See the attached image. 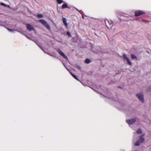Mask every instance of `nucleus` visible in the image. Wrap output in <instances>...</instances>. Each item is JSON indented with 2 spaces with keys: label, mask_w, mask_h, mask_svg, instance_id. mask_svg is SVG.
Here are the masks:
<instances>
[{
  "label": "nucleus",
  "mask_w": 151,
  "mask_h": 151,
  "mask_svg": "<svg viewBox=\"0 0 151 151\" xmlns=\"http://www.w3.org/2000/svg\"><path fill=\"white\" fill-rule=\"evenodd\" d=\"M131 57L132 59H134L136 58L135 55L133 54L131 55Z\"/></svg>",
  "instance_id": "nucleus-19"
},
{
  "label": "nucleus",
  "mask_w": 151,
  "mask_h": 151,
  "mask_svg": "<svg viewBox=\"0 0 151 151\" xmlns=\"http://www.w3.org/2000/svg\"><path fill=\"white\" fill-rule=\"evenodd\" d=\"M90 60L88 58L86 59L85 61V63H90Z\"/></svg>",
  "instance_id": "nucleus-15"
},
{
  "label": "nucleus",
  "mask_w": 151,
  "mask_h": 151,
  "mask_svg": "<svg viewBox=\"0 0 151 151\" xmlns=\"http://www.w3.org/2000/svg\"><path fill=\"white\" fill-rule=\"evenodd\" d=\"M126 122L129 125H130L136 122V119H128L126 120Z\"/></svg>",
  "instance_id": "nucleus-6"
},
{
  "label": "nucleus",
  "mask_w": 151,
  "mask_h": 151,
  "mask_svg": "<svg viewBox=\"0 0 151 151\" xmlns=\"http://www.w3.org/2000/svg\"><path fill=\"white\" fill-rule=\"evenodd\" d=\"M56 1L58 4H61V3L64 2L62 0H56Z\"/></svg>",
  "instance_id": "nucleus-16"
},
{
  "label": "nucleus",
  "mask_w": 151,
  "mask_h": 151,
  "mask_svg": "<svg viewBox=\"0 0 151 151\" xmlns=\"http://www.w3.org/2000/svg\"><path fill=\"white\" fill-rule=\"evenodd\" d=\"M40 22L43 24L48 29H50V27L48 24L47 22L43 20H39Z\"/></svg>",
  "instance_id": "nucleus-5"
},
{
  "label": "nucleus",
  "mask_w": 151,
  "mask_h": 151,
  "mask_svg": "<svg viewBox=\"0 0 151 151\" xmlns=\"http://www.w3.org/2000/svg\"><path fill=\"white\" fill-rule=\"evenodd\" d=\"M63 23H64L65 25L66 26H68V24L66 22V19L65 17H63Z\"/></svg>",
  "instance_id": "nucleus-12"
},
{
  "label": "nucleus",
  "mask_w": 151,
  "mask_h": 151,
  "mask_svg": "<svg viewBox=\"0 0 151 151\" xmlns=\"http://www.w3.org/2000/svg\"><path fill=\"white\" fill-rule=\"evenodd\" d=\"M123 56L124 58H125V59H126L127 62H128V63L130 65H131V63L130 62V60H129L128 58H127V55L125 54H124L123 55Z\"/></svg>",
  "instance_id": "nucleus-10"
},
{
  "label": "nucleus",
  "mask_w": 151,
  "mask_h": 151,
  "mask_svg": "<svg viewBox=\"0 0 151 151\" xmlns=\"http://www.w3.org/2000/svg\"><path fill=\"white\" fill-rule=\"evenodd\" d=\"M8 29V30L11 32H14L15 31H16V30L14 29Z\"/></svg>",
  "instance_id": "nucleus-18"
},
{
  "label": "nucleus",
  "mask_w": 151,
  "mask_h": 151,
  "mask_svg": "<svg viewBox=\"0 0 151 151\" xmlns=\"http://www.w3.org/2000/svg\"><path fill=\"white\" fill-rule=\"evenodd\" d=\"M38 45L39 46V47L41 48V49L43 51L45 52V53L47 54L48 55H50V56H51L53 57H56V54L54 52H52L51 53L48 52H47L45 50H43V48H42V47H41L40 46V45Z\"/></svg>",
  "instance_id": "nucleus-3"
},
{
  "label": "nucleus",
  "mask_w": 151,
  "mask_h": 151,
  "mask_svg": "<svg viewBox=\"0 0 151 151\" xmlns=\"http://www.w3.org/2000/svg\"><path fill=\"white\" fill-rule=\"evenodd\" d=\"M105 22L107 27L109 29H111L113 26V23L112 20L105 19L104 20Z\"/></svg>",
  "instance_id": "nucleus-1"
},
{
  "label": "nucleus",
  "mask_w": 151,
  "mask_h": 151,
  "mask_svg": "<svg viewBox=\"0 0 151 151\" xmlns=\"http://www.w3.org/2000/svg\"><path fill=\"white\" fill-rule=\"evenodd\" d=\"M70 74H71V75L74 78H75V79L78 80V79L77 78L76 76L74 75L71 72H70Z\"/></svg>",
  "instance_id": "nucleus-17"
},
{
  "label": "nucleus",
  "mask_w": 151,
  "mask_h": 151,
  "mask_svg": "<svg viewBox=\"0 0 151 151\" xmlns=\"http://www.w3.org/2000/svg\"><path fill=\"white\" fill-rule=\"evenodd\" d=\"M145 14V12L142 11L138 10L135 12L134 15L135 16H139Z\"/></svg>",
  "instance_id": "nucleus-4"
},
{
  "label": "nucleus",
  "mask_w": 151,
  "mask_h": 151,
  "mask_svg": "<svg viewBox=\"0 0 151 151\" xmlns=\"http://www.w3.org/2000/svg\"><path fill=\"white\" fill-rule=\"evenodd\" d=\"M37 17H38V18H41L42 17L43 15L42 14H38L37 15Z\"/></svg>",
  "instance_id": "nucleus-20"
},
{
  "label": "nucleus",
  "mask_w": 151,
  "mask_h": 151,
  "mask_svg": "<svg viewBox=\"0 0 151 151\" xmlns=\"http://www.w3.org/2000/svg\"><path fill=\"white\" fill-rule=\"evenodd\" d=\"M25 36H26L28 38H29V39H31V38H30L29 37H28V36H26V35H25Z\"/></svg>",
  "instance_id": "nucleus-23"
},
{
  "label": "nucleus",
  "mask_w": 151,
  "mask_h": 151,
  "mask_svg": "<svg viewBox=\"0 0 151 151\" xmlns=\"http://www.w3.org/2000/svg\"><path fill=\"white\" fill-rule=\"evenodd\" d=\"M27 29L29 31H30L32 30H35L33 27L29 24H27Z\"/></svg>",
  "instance_id": "nucleus-8"
},
{
  "label": "nucleus",
  "mask_w": 151,
  "mask_h": 151,
  "mask_svg": "<svg viewBox=\"0 0 151 151\" xmlns=\"http://www.w3.org/2000/svg\"><path fill=\"white\" fill-rule=\"evenodd\" d=\"M141 132H142L141 130L140 129H138L137 131L136 132H134V137H133V140H134V139H136V136H135V134H136V133H137V134H140L141 133Z\"/></svg>",
  "instance_id": "nucleus-9"
},
{
  "label": "nucleus",
  "mask_w": 151,
  "mask_h": 151,
  "mask_svg": "<svg viewBox=\"0 0 151 151\" xmlns=\"http://www.w3.org/2000/svg\"><path fill=\"white\" fill-rule=\"evenodd\" d=\"M137 97H138L139 101L142 103H143L144 96L142 92L136 94Z\"/></svg>",
  "instance_id": "nucleus-2"
},
{
  "label": "nucleus",
  "mask_w": 151,
  "mask_h": 151,
  "mask_svg": "<svg viewBox=\"0 0 151 151\" xmlns=\"http://www.w3.org/2000/svg\"><path fill=\"white\" fill-rule=\"evenodd\" d=\"M82 17L83 19H84V17L83 16H82Z\"/></svg>",
  "instance_id": "nucleus-25"
},
{
  "label": "nucleus",
  "mask_w": 151,
  "mask_h": 151,
  "mask_svg": "<svg viewBox=\"0 0 151 151\" xmlns=\"http://www.w3.org/2000/svg\"><path fill=\"white\" fill-rule=\"evenodd\" d=\"M140 142L138 140L136 143H134V145L135 146H138L140 145Z\"/></svg>",
  "instance_id": "nucleus-14"
},
{
  "label": "nucleus",
  "mask_w": 151,
  "mask_h": 151,
  "mask_svg": "<svg viewBox=\"0 0 151 151\" xmlns=\"http://www.w3.org/2000/svg\"><path fill=\"white\" fill-rule=\"evenodd\" d=\"M57 52H58L62 56H63V58H65L66 59V60L68 59V57L65 55L63 52H62L61 50L59 49H58L57 50Z\"/></svg>",
  "instance_id": "nucleus-7"
},
{
  "label": "nucleus",
  "mask_w": 151,
  "mask_h": 151,
  "mask_svg": "<svg viewBox=\"0 0 151 151\" xmlns=\"http://www.w3.org/2000/svg\"><path fill=\"white\" fill-rule=\"evenodd\" d=\"M76 10L78 11V10L77 9H76Z\"/></svg>",
  "instance_id": "nucleus-26"
},
{
  "label": "nucleus",
  "mask_w": 151,
  "mask_h": 151,
  "mask_svg": "<svg viewBox=\"0 0 151 151\" xmlns=\"http://www.w3.org/2000/svg\"><path fill=\"white\" fill-rule=\"evenodd\" d=\"M68 8V5L66 3L63 4L62 6V9H64Z\"/></svg>",
  "instance_id": "nucleus-13"
},
{
  "label": "nucleus",
  "mask_w": 151,
  "mask_h": 151,
  "mask_svg": "<svg viewBox=\"0 0 151 151\" xmlns=\"http://www.w3.org/2000/svg\"><path fill=\"white\" fill-rule=\"evenodd\" d=\"M0 25H1L0 24Z\"/></svg>",
  "instance_id": "nucleus-27"
},
{
  "label": "nucleus",
  "mask_w": 151,
  "mask_h": 151,
  "mask_svg": "<svg viewBox=\"0 0 151 151\" xmlns=\"http://www.w3.org/2000/svg\"><path fill=\"white\" fill-rule=\"evenodd\" d=\"M1 6H4L5 7L6 6V5L3 3H1Z\"/></svg>",
  "instance_id": "nucleus-21"
},
{
  "label": "nucleus",
  "mask_w": 151,
  "mask_h": 151,
  "mask_svg": "<svg viewBox=\"0 0 151 151\" xmlns=\"http://www.w3.org/2000/svg\"><path fill=\"white\" fill-rule=\"evenodd\" d=\"M18 32H20L21 34H23V33H22V32H19V31H18Z\"/></svg>",
  "instance_id": "nucleus-24"
},
{
  "label": "nucleus",
  "mask_w": 151,
  "mask_h": 151,
  "mask_svg": "<svg viewBox=\"0 0 151 151\" xmlns=\"http://www.w3.org/2000/svg\"><path fill=\"white\" fill-rule=\"evenodd\" d=\"M67 35H68L69 36H71V35H70V33L69 32H67Z\"/></svg>",
  "instance_id": "nucleus-22"
},
{
  "label": "nucleus",
  "mask_w": 151,
  "mask_h": 151,
  "mask_svg": "<svg viewBox=\"0 0 151 151\" xmlns=\"http://www.w3.org/2000/svg\"><path fill=\"white\" fill-rule=\"evenodd\" d=\"M144 135H142L140 137L139 139V140L140 142V143H142L144 141Z\"/></svg>",
  "instance_id": "nucleus-11"
}]
</instances>
